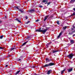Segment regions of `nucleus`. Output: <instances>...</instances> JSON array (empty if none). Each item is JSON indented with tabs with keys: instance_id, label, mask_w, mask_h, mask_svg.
Instances as JSON below:
<instances>
[{
	"instance_id": "1",
	"label": "nucleus",
	"mask_w": 75,
	"mask_h": 75,
	"mask_svg": "<svg viewBox=\"0 0 75 75\" xmlns=\"http://www.w3.org/2000/svg\"><path fill=\"white\" fill-rule=\"evenodd\" d=\"M47 30V29H45L44 30H40L39 29L38 30V32H42V33L43 34H44L46 33Z\"/></svg>"
},
{
	"instance_id": "2",
	"label": "nucleus",
	"mask_w": 75,
	"mask_h": 75,
	"mask_svg": "<svg viewBox=\"0 0 75 75\" xmlns=\"http://www.w3.org/2000/svg\"><path fill=\"white\" fill-rule=\"evenodd\" d=\"M74 56V54L72 53H71L70 54H69L67 56V57L69 58L70 59H72V57Z\"/></svg>"
},
{
	"instance_id": "3",
	"label": "nucleus",
	"mask_w": 75,
	"mask_h": 75,
	"mask_svg": "<svg viewBox=\"0 0 75 75\" xmlns=\"http://www.w3.org/2000/svg\"><path fill=\"white\" fill-rule=\"evenodd\" d=\"M23 56H21L19 58L18 60V61H23V60H24V59Z\"/></svg>"
},
{
	"instance_id": "4",
	"label": "nucleus",
	"mask_w": 75,
	"mask_h": 75,
	"mask_svg": "<svg viewBox=\"0 0 75 75\" xmlns=\"http://www.w3.org/2000/svg\"><path fill=\"white\" fill-rule=\"evenodd\" d=\"M58 50H52V54H55L57 52H58Z\"/></svg>"
},
{
	"instance_id": "5",
	"label": "nucleus",
	"mask_w": 75,
	"mask_h": 75,
	"mask_svg": "<svg viewBox=\"0 0 75 75\" xmlns=\"http://www.w3.org/2000/svg\"><path fill=\"white\" fill-rule=\"evenodd\" d=\"M49 67H50V66H52V65H55V64H54V63L53 62H51L49 64Z\"/></svg>"
},
{
	"instance_id": "6",
	"label": "nucleus",
	"mask_w": 75,
	"mask_h": 75,
	"mask_svg": "<svg viewBox=\"0 0 75 75\" xmlns=\"http://www.w3.org/2000/svg\"><path fill=\"white\" fill-rule=\"evenodd\" d=\"M34 11H35V10L33 9H32L29 11V12H30L31 13H33L34 12Z\"/></svg>"
},
{
	"instance_id": "7",
	"label": "nucleus",
	"mask_w": 75,
	"mask_h": 75,
	"mask_svg": "<svg viewBox=\"0 0 75 75\" xmlns=\"http://www.w3.org/2000/svg\"><path fill=\"white\" fill-rule=\"evenodd\" d=\"M27 42H28V41L25 42L23 43L22 45L21 46V48H22V47H23V45H25V44H27Z\"/></svg>"
},
{
	"instance_id": "8",
	"label": "nucleus",
	"mask_w": 75,
	"mask_h": 75,
	"mask_svg": "<svg viewBox=\"0 0 75 75\" xmlns=\"http://www.w3.org/2000/svg\"><path fill=\"white\" fill-rule=\"evenodd\" d=\"M18 11H20V12H21V13H24V11L23 9H19V10H18Z\"/></svg>"
},
{
	"instance_id": "9",
	"label": "nucleus",
	"mask_w": 75,
	"mask_h": 75,
	"mask_svg": "<svg viewBox=\"0 0 75 75\" xmlns=\"http://www.w3.org/2000/svg\"><path fill=\"white\" fill-rule=\"evenodd\" d=\"M15 20L16 21H17L18 22V23H21V21H20V20H18V18H16V19H15Z\"/></svg>"
},
{
	"instance_id": "10",
	"label": "nucleus",
	"mask_w": 75,
	"mask_h": 75,
	"mask_svg": "<svg viewBox=\"0 0 75 75\" xmlns=\"http://www.w3.org/2000/svg\"><path fill=\"white\" fill-rule=\"evenodd\" d=\"M46 61H47V62H50V61H51V59H49L48 58H46Z\"/></svg>"
},
{
	"instance_id": "11",
	"label": "nucleus",
	"mask_w": 75,
	"mask_h": 75,
	"mask_svg": "<svg viewBox=\"0 0 75 75\" xmlns=\"http://www.w3.org/2000/svg\"><path fill=\"white\" fill-rule=\"evenodd\" d=\"M49 17V15L45 17L44 19V21H45L47 20V18H48V17Z\"/></svg>"
},
{
	"instance_id": "12",
	"label": "nucleus",
	"mask_w": 75,
	"mask_h": 75,
	"mask_svg": "<svg viewBox=\"0 0 75 75\" xmlns=\"http://www.w3.org/2000/svg\"><path fill=\"white\" fill-rule=\"evenodd\" d=\"M73 69L72 68H71V69H69L67 70L68 71V72H71V71H72Z\"/></svg>"
},
{
	"instance_id": "13",
	"label": "nucleus",
	"mask_w": 75,
	"mask_h": 75,
	"mask_svg": "<svg viewBox=\"0 0 75 75\" xmlns=\"http://www.w3.org/2000/svg\"><path fill=\"white\" fill-rule=\"evenodd\" d=\"M51 71H52V70H48L47 71V74H48V75H49V74H50Z\"/></svg>"
},
{
	"instance_id": "14",
	"label": "nucleus",
	"mask_w": 75,
	"mask_h": 75,
	"mask_svg": "<svg viewBox=\"0 0 75 75\" xmlns=\"http://www.w3.org/2000/svg\"><path fill=\"white\" fill-rule=\"evenodd\" d=\"M70 40V42L71 44H72L74 43V40Z\"/></svg>"
},
{
	"instance_id": "15",
	"label": "nucleus",
	"mask_w": 75,
	"mask_h": 75,
	"mask_svg": "<svg viewBox=\"0 0 75 75\" xmlns=\"http://www.w3.org/2000/svg\"><path fill=\"white\" fill-rule=\"evenodd\" d=\"M62 32H61V33H59V35L57 36V38H59L60 37V36L62 35Z\"/></svg>"
},
{
	"instance_id": "16",
	"label": "nucleus",
	"mask_w": 75,
	"mask_h": 75,
	"mask_svg": "<svg viewBox=\"0 0 75 75\" xmlns=\"http://www.w3.org/2000/svg\"><path fill=\"white\" fill-rule=\"evenodd\" d=\"M44 67H50L49 64H45L43 66Z\"/></svg>"
},
{
	"instance_id": "17",
	"label": "nucleus",
	"mask_w": 75,
	"mask_h": 75,
	"mask_svg": "<svg viewBox=\"0 0 75 75\" xmlns=\"http://www.w3.org/2000/svg\"><path fill=\"white\" fill-rule=\"evenodd\" d=\"M75 31L74 30V31H72V32H70L69 33V34H72L74 33H75Z\"/></svg>"
},
{
	"instance_id": "18",
	"label": "nucleus",
	"mask_w": 75,
	"mask_h": 75,
	"mask_svg": "<svg viewBox=\"0 0 75 75\" xmlns=\"http://www.w3.org/2000/svg\"><path fill=\"white\" fill-rule=\"evenodd\" d=\"M20 72V70H19L18 71H17L16 73L15 74L16 75H17V74H19V72Z\"/></svg>"
},
{
	"instance_id": "19",
	"label": "nucleus",
	"mask_w": 75,
	"mask_h": 75,
	"mask_svg": "<svg viewBox=\"0 0 75 75\" xmlns=\"http://www.w3.org/2000/svg\"><path fill=\"white\" fill-rule=\"evenodd\" d=\"M66 69H64V70L62 71V72H61V74H62L63 73H64V71H65Z\"/></svg>"
},
{
	"instance_id": "20",
	"label": "nucleus",
	"mask_w": 75,
	"mask_h": 75,
	"mask_svg": "<svg viewBox=\"0 0 75 75\" xmlns=\"http://www.w3.org/2000/svg\"><path fill=\"white\" fill-rule=\"evenodd\" d=\"M75 1V0H71V1H70V2L71 3H74Z\"/></svg>"
},
{
	"instance_id": "21",
	"label": "nucleus",
	"mask_w": 75,
	"mask_h": 75,
	"mask_svg": "<svg viewBox=\"0 0 75 75\" xmlns=\"http://www.w3.org/2000/svg\"><path fill=\"white\" fill-rule=\"evenodd\" d=\"M67 26H65V27H64L63 28V30H65L66 29H67Z\"/></svg>"
},
{
	"instance_id": "22",
	"label": "nucleus",
	"mask_w": 75,
	"mask_h": 75,
	"mask_svg": "<svg viewBox=\"0 0 75 75\" xmlns=\"http://www.w3.org/2000/svg\"><path fill=\"white\" fill-rule=\"evenodd\" d=\"M47 1H46V0H43L42 1V3H45V2H47Z\"/></svg>"
},
{
	"instance_id": "23",
	"label": "nucleus",
	"mask_w": 75,
	"mask_h": 75,
	"mask_svg": "<svg viewBox=\"0 0 75 75\" xmlns=\"http://www.w3.org/2000/svg\"><path fill=\"white\" fill-rule=\"evenodd\" d=\"M31 38V37L30 36H28L27 37V39H30Z\"/></svg>"
},
{
	"instance_id": "24",
	"label": "nucleus",
	"mask_w": 75,
	"mask_h": 75,
	"mask_svg": "<svg viewBox=\"0 0 75 75\" xmlns=\"http://www.w3.org/2000/svg\"><path fill=\"white\" fill-rule=\"evenodd\" d=\"M4 37V35H2L0 36V39H2L3 38V37Z\"/></svg>"
},
{
	"instance_id": "25",
	"label": "nucleus",
	"mask_w": 75,
	"mask_h": 75,
	"mask_svg": "<svg viewBox=\"0 0 75 75\" xmlns=\"http://www.w3.org/2000/svg\"><path fill=\"white\" fill-rule=\"evenodd\" d=\"M14 49H15V48H12L11 49V50H10V51H12V50H14Z\"/></svg>"
},
{
	"instance_id": "26",
	"label": "nucleus",
	"mask_w": 75,
	"mask_h": 75,
	"mask_svg": "<svg viewBox=\"0 0 75 75\" xmlns=\"http://www.w3.org/2000/svg\"><path fill=\"white\" fill-rule=\"evenodd\" d=\"M30 23V21H27V22H26V23H25V24H27L28 23Z\"/></svg>"
},
{
	"instance_id": "27",
	"label": "nucleus",
	"mask_w": 75,
	"mask_h": 75,
	"mask_svg": "<svg viewBox=\"0 0 75 75\" xmlns=\"http://www.w3.org/2000/svg\"><path fill=\"white\" fill-rule=\"evenodd\" d=\"M57 24H58V25H59V21H57Z\"/></svg>"
},
{
	"instance_id": "28",
	"label": "nucleus",
	"mask_w": 75,
	"mask_h": 75,
	"mask_svg": "<svg viewBox=\"0 0 75 75\" xmlns=\"http://www.w3.org/2000/svg\"><path fill=\"white\" fill-rule=\"evenodd\" d=\"M3 49H4V47H0V50H3Z\"/></svg>"
},
{
	"instance_id": "29",
	"label": "nucleus",
	"mask_w": 75,
	"mask_h": 75,
	"mask_svg": "<svg viewBox=\"0 0 75 75\" xmlns=\"http://www.w3.org/2000/svg\"><path fill=\"white\" fill-rule=\"evenodd\" d=\"M16 7V8L17 9H18V11L19 10V9H20L18 8V6H17V7Z\"/></svg>"
},
{
	"instance_id": "30",
	"label": "nucleus",
	"mask_w": 75,
	"mask_h": 75,
	"mask_svg": "<svg viewBox=\"0 0 75 75\" xmlns=\"http://www.w3.org/2000/svg\"><path fill=\"white\" fill-rule=\"evenodd\" d=\"M32 68H35V67L33 66L32 67Z\"/></svg>"
},
{
	"instance_id": "31",
	"label": "nucleus",
	"mask_w": 75,
	"mask_h": 75,
	"mask_svg": "<svg viewBox=\"0 0 75 75\" xmlns=\"http://www.w3.org/2000/svg\"><path fill=\"white\" fill-rule=\"evenodd\" d=\"M25 18L26 20H27V19H28V17H27V16H26Z\"/></svg>"
},
{
	"instance_id": "32",
	"label": "nucleus",
	"mask_w": 75,
	"mask_h": 75,
	"mask_svg": "<svg viewBox=\"0 0 75 75\" xmlns=\"http://www.w3.org/2000/svg\"><path fill=\"white\" fill-rule=\"evenodd\" d=\"M39 7H40V8H42V6H39Z\"/></svg>"
},
{
	"instance_id": "33",
	"label": "nucleus",
	"mask_w": 75,
	"mask_h": 75,
	"mask_svg": "<svg viewBox=\"0 0 75 75\" xmlns=\"http://www.w3.org/2000/svg\"><path fill=\"white\" fill-rule=\"evenodd\" d=\"M50 2H49L48 3V5H47V6H48V5H49V4H50Z\"/></svg>"
},
{
	"instance_id": "34",
	"label": "nucleus",
	"mask_w": 75,
	"mask_h": 75,
	"mask_svg": "<svg viewBox=\"0 0 75 75\" xmlns=\"http://www.w3.org/2000/svg\"><path fill=\"white\" fill-rule=\"evenodd\" d=\"M73 28H75V26H74V25L73 26Z\"/></svg>"
},
{
	"instance_id": "35",
	"label": "nucleus",
	"mask_w": 75,
	"mask_h": 75,
	"mask_svg": "<svg viewBox=\"0 0 75 75\" xmlns=\"http://www.w3.org/2000/svg\"><path fill=\"white\" fill-rule=\"evenodd\" d=\"M2 23V21H0V24Z\"/></svg>"
},
{
	"instance_id": "36",
	"label": "nucleus",
	"mask_w": 75,
	"mask_h": 75,
	"mask_svg": "<svg viewBox=\"0 0 75 75\" xmlns=\"http://www.w3.org/2000/svg\"><path fill=\"white\" fill-rule=\"evenodd\" d=\"M6 67H8V65H6L5 66Z\"/></svg>"
},
{
	"instance_id": "37",
	"label": "nucleus",
	"mask_w": 75,
	"mask_h": 75,
	"mask_svg": "<svg viewBox=\"0 0 75 75\" xmlns=\"http://www.w3.org/2000/svg\"><path fill=\"white\" fill-rule=\"evenodd\" d=\"M72 14L74 16H75V13H74Z\"/></svg>"
},
{
	"instance_id": "38",
	"label": "nucleus",
	"mask_w": 75,
	"mask_h": 75,
	"mask_svg": "<svg viewBox=\"0 0 75 75\" xmlns=\"http://www.w3.org/2000/svg\"><path fill=\"white\" fill-rule=\"evenodd\" d=\"M71 30H72V31H73V30H74V28H72L71 29Z\"/></svg>"
},
{
	"instance_id": "39",
	"label": "nucleus",
	"mask_w": 75,
	"mask_h": 75,
	"mask_svg": "<svg viewBox=\"0 0 75 75\" xmlns=\"http://www.w3.org/2000/svg\"><path fill=\"white\" fill-rule=\"evenodd\" d=\"M35 31H36V32H38V29L36 30H35Z\"/></svg>"
},
{
	"instance_id": "40",
	"label": "nucleus",
	"mask_w": 75,
	"mask_h": 75,
	"mask_svg": "<svg viewBox=\"0 0 75 75\" xmlns=\"http://www.w3.org/2000/svg\"><path fill=\"white\" fill-rule=\"evenodd\" d=\"M73 10L74 11H75V8H74Z\"/></svg>"
},
{
	"instance_id": "41",
	"label": "nucleus",
	"mask_w": 75,
	"mask_h": 75,
	"mask_svg": "<svg viewBox=\"0 0 75 75\" xmlns=\"http://www.w3.org/2000/svg\"><path fill=\"white\" fill-rule=\"evenodd\" d=\"M35 21L36 22H38V19H37Z\"/></svg>"
},
{
	"instance_id": "42",
	"label": "nucleus",
	"mask_w": 75,
	"mask_h": 75,
	"mask_svg": "<svg viewBox=\"0 0 75 75\" xmlns=\"http://www.w3.org/2000/svg\"><path fill=\"white\" fill-rule=\"evenodd\" d=\"M74 36H75V34H74L73 35V37H74Z\"/></svg>"
},
{
	"instance_id": "43",
	"label": "nucleus",
	"mask_w": 75,
	"mask_h": 75,
	"mask_svg": "<svg viewBox=\"0 0 75 75\" xmlns=\"http://www.w3.org/2000/svg\"><path fill=\"white\" fill-rule=\"evenodd\" d=\"M5 18H7V17H6V16H5Z\"/></svg>"
},
{
	"instance_id": "44",
	"label": "nucleus",
	"mask_w": 75,
	"mask_h": 75,
	"mask_svg": "<svg viewBox=\"0 0 75 75\" xmlns=\"http://www.w3.org/2000/svg\"><path fill=\"white\" fill-rule=\"evenodd\" d=\"M50 43H49L47 44L48 45H49V44H50Z\"/></svg>"
},
{
	"instance_id": "45",
	"label": "nucleus",
	"mask_w": 75,
	"mask_h": 75,
	"mask_svg": "<svg viewBox=\"0 0 75 75\" xmlns=\"http://www.w3.org/2000/svg\"><path fill=\"white\" fill-rule=\"evenodd\" d=\"M48 4V2H46V3H45V4Z\"/></svg>"
},
{
	"instance_id": "46",
	"label": "nucleus",
	"mask_w": 75,
	"mask_h": 75,
	"mask_svg": "<svg viewBox=\"0 0 75 75\" xmlns=\"http://www.w3.org/2000/svg\"><path fill=\"white\" fill-rule=\"evenodd\" d=\"M71 62V63H72V62L71 61V62Z\"/></svg>"
},
{
	"instance_id": "47",
	"label": "nucleus",
	"mask_w": 75,
	"mask_h": 75,
	"mask_svg": "<svg viewBox=\"0 0 75 75\" xmlns=\"http://www.w3.org/2000/svg\"><path fill=\"white\" fill-rule=\"evenodd\" d=\"M38 13H40V11H38Z\"/></svg>"
},
{
	"instance_id": "48",
	"label": "nucleus",
	"mask_w": 75,
	"mask_h": 75,
	"mask_svg": "<svg viewBox=\"0 0 75 75\" xmlns=\"http://www.w3.org/2000/svg\"><path fill=\"white\" fill-rule=\"evenodd\" d=\"M8 56L9 57H10V55H8Z\"/></svg>"
},
{
	"instance_id": "49",
	"label": "nucleus",
	"mask_w": 75,
	"mask_h": 75,
	"mask_svg": "<svg viewBox=\"0 0 75 75\" xmlns=\"http://www.w3.org/2000/svg\"><path fill=\"white\" fill-rule=\"evenodd\" d=\"M38 21H39V20H38Z\"/></svg>"
},
{
	"instance_id": "50",
	"label": "nucleus",
	"mask_w": 75,
	"mask_h": 75,
	"mask_svg": "<svg viewBox=\"0 0 75 75\" xmlns=\"http://www.w3.org/2000/svg\"><path fill=\"white\" fill-rule=\"evenodd\" d=\"M24 49H25V48H24Z\"/></svg>"
},
{
	"instance_id": "51",
	"label": "nucleus",
	"mask_w": 75,
	"mask_h": 75,
	"mask_svg": "<svg viewBox=\"0 0 75 75\" xmlns=\"http://www.w3.org/2000/svg\"><path fill=\"white\" fill-rule=\"evenodd\" d=\"M54 56H55V54H54Z\"/></svg>"
}]
</instances>
